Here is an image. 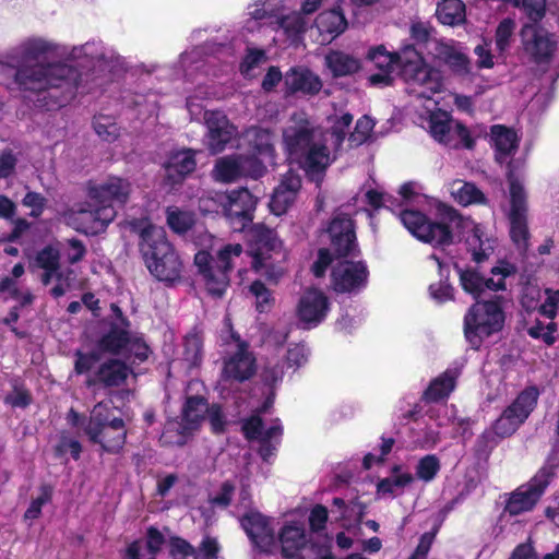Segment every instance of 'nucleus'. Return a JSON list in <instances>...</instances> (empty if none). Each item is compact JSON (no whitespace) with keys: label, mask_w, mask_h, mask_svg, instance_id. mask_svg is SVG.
<instances>
[{"label":"nucleus","mask_w":559,"mask_h":559,"mask_svg":"<svg viewBox=\"0 0 559 559\" xmlns=\"http://www.w3.org/2000/svg\"><path fill=\"white\" fill-rule=\"evenodd\" d=\"M439 222L431 221L418 210H402L399 214L402 225L418 240L433 247H448L454 242L451 224L460 223L461 215L452 206L440 204Z\"/></svg>","instance_id":"5"},{"label":"nucleus","mask_w":559,"mask_h":559,"mask_svg":"<svg viewBox=\"0 0 559 559\" xmlns=\"http://www.w3.org/2000/svg\"><path fill=\"white\" fill-rule=\"evenodd\" d=\"M61 254L58 248L47 245L37 251L35 265L41 270L58 271L61 267Z\"/></svg>","instance_id":"46"},{"label":"nucleus","mask_w":559,"mask_h":559,"mask_svg":"<svg viewBox=\"0 0 559 559\" xmlns=\"http://www.w3.org/2000/svg\"><path fill=\"white\" fill-rule=\"evenodd\" d=\"M278 239L276 231L264 224H255L248 234L247 253L251 257V267L270 276L272 252L276 249Z\"/></svg>","instance_id":"13"},{"label":"nucleus","mask_w":559,"mask_h":559,"mask_svg":"<svg viewBox=\"0 0 559 559\" xmlns=\"http://www.w3.org/2000/svg\"><path fill=\"white\" fill-rule=\"evenodd\" d=\"M206 418L210 423L211 431L214 435H222L226 431L227 419L221 404H210L209 411L206 413Z\"/></svg>","instance_id":"59"},{"label":"nucleus","mask_w":559,"mask_h":559,"mask_svg":"<svg viewBox=\"0 0 559 559\" xmlns=\"http://www.w3.org/2000/svg\"><path fill=\"white\" fill-rule=\"evenodd\" d=\"M329 309L330 301L326 295L318 288H309L298 301L297 316L302 323L311 328L325 319Z\"/></svg>","instance_id":"22"},{"label":"nucleus","mask_w":559,"mask_h":559,"mask_svg":"<svg viewBox=\"0 0 559 559\" xmlns=\"http://www.w3.org/2000/svg\"><path fill=\"white\" fill-rule=\"evenodd\" d=\"M132 369L124 360L108 358L86 377L85 386L92 390H111L126 384Z\"/></svg>","instance_id":"17"},{"label":"nucleus","mask_w":559,"mask_h":559,"mask_svg":"<svg viewBox=\"0 0 559 559\" xmlns=\"http://www.w3.org/2000/svg\"><path fill=\"white\" fill-rule=\"evenodd\" d=\"M453 143L459 145V148L474 150L476 146V140L472 135L469 129L461 121L454 122L452 131Z\"/></svg>","instance_id":"62"},{"label":"nucleus","mask_w":559,"mask_h":559,"mask_svg":"<svg viewBox=\"0 0 559 559\" xmlns=\"http://www.w3.org/2000/svg\"><path fill=\"white\" fill-rule=\"evenodd\" d=\"M229 337L237 343V350L223 360L222 379L226 382L243 383L257 372V359L249 344L233 329L230 319L225 320Z\"/></svg>","instance_id":"9"},{"label":"nucleus","mask_w":559,"mask_h":559,"mask_svg":"<svg viewBox=\"0 0 559 559\" xmlns=\"http://www.w3.org/2000/svg\"><path fill=\"white\" fill-rule=\"evenodd\" d=\"M549 484V473L546 469H538L528 483L521 485L510 493L506 502L504 512H508L510 515H519L532 511Z\"/></svg>","instance_id":"14"},{"label":"nucleus","mask_w":559,"mask_h":559,"mask_svg":"<svg viewBox=\"0 0 559 559\" xmlns=\"http://www.w3.org/2000/svg\"><path fill=\"white\" fill-rule=\"evenodd\" d=\"M258 199L247 189L240 188L228 192L223 203L224 216L235 231H241L253 221Z\"/></svg>","instance_id":"15"},{"label":"nucleus","mask_w":559,"mask_h":559,"mask_svg":"<svg viewBox=\"0 0 559 559\" xmlns=\"http://www.w3.org/2000/svg\"><path fill=\"white\" fill-rule=\"evenodd\" d=\"M52 491L53 489L50 485L43 484L40 486V495L31 501L29 507L25 511L24 518L29 520L37 519L41 513L43 506L51 500Z\"/></svg>","instance_id":"55"},{"label":"nucleus","mask_w":559,"mask_h":559,"mask_svg":"<svg viewBox=\"0 0 559 559\" xmlns=\"http://www.w3.org/2000/svg\"><path fill=\"white\" fill-rule=\"evenodd\" d=\"M503 297L493 296L488 300H476L465 312L463 333L471 348L479 350L484 340L503 330L506 313Z\"/></svg>","instance_id":"6"},{"label":"nucleus","mask_w":559,"mask_h":559,"mask_svg":"<svg viewBox=\"0 0 559 559\" xmlns=\"http://www.w3.org/2000/svg\"><path fill=\"white\" fill-rule=\"evenodd\" d=\"M490 142L495 150L496 160L503 163L508 157L516 153L520 138L516 131L511 127L492 124L490 127Z\"/></svg>","instance_id":"26"},{"label":"nucleus","mask_w":559,"mask_h":559,"mask_svg":"<svg viewBox=\"0 0 559 559\" xmlns=\"http://www.w3.org/2000/svg\"><path fill=\"white\" fill-rule=\"evenodd\" d=\"M277 551L283 559L305 558L302 550L310 543L305 525L297 521L285 522L277 532Z\"/></svg>","instance_id":"19"},{"label":"nucleus","mask_w":559,"mask_h":559,"mask_svg":"<svg viewBox=\"0 0 559 559\" xmlns=\"http://www.w3.org/2000/svg\"><path fill=\"white\" fill-rule=\"evenodd\" d=\"M436 14L440 23L457 25L465 20V4L462 0H442L437 5Z\"/></svg>","instance_id":"39"},{"label":"nucleus","mask_w":559,"mask_h":559,"mask_svg":"<svg viewBox=\"0 0 559 559\" xmlns=\"http://www.w3.org/2000/svg\"><path fill=\"white\" fill-rule=\"evenodd\" d=\"M213 177L216 181L230 183L241 178L239 154L219 157L213 168Z\"/></svg>","instance_id":"37"},{"label":"nucleus","mask_w":559,"mask_h":559,"mask_svg":"<svg viewBox=\"0 0 559 559\" xmlns=\"http://www.w3.org/2000/svg\"><path fill=\"white\" fill-rule=\"evenodd\" d=\"M455 385V374L451 370H445L430 381L428 388L423 393L421 400L426 403H438L443 401L453 392Z\"/></svg>","instance_id":"32"},{"label":"nucleus","mask_w":559,"mask_h":559,"mask_svg":"<svg viewBox=\"0 0 559 559\" xmlns=\"http://www.w3.org/2000/svg\"><path fill=\"white\" fill-rule=\"evenodd\" d=\"M333 251L329 248H320L317 253V259L311 266L312 274L317 278H321L325 275L328 267L335 260Z\"/></svg>","instance_id":"64"},{"label":"nucleus","mask_w":559,"mask_h":559,"mask_svg":"<svg viewBox=\"0 0 559 559\" xmlns=\"http://www.w3.org/2000/svg\"><path fill=\"white\" fill-rule=\"evenodd\" d=\"M454 269L459 274L460 285L462 289L471 295L475 301L481 297V278L483 275L473 267H461L457 263L454 264Z\"/></svg>","instance_id":"40"},{"label":"nucleus","mask_w":559,"mask_h":559,"mask_svg":"<svg viewBox=\"0 0 559 559\" xmlns=\"http://www.w3.org/2000/svg\"><path fill=\"white\" fill-rule=\"evenodd\" d=\"M499 441L500 438L492 430H485L475 442V454L487 459Z\"/></svg>","instance_id":"58"},{"label":"nucleus","mask_w":559,"mask_h":559,"mask_svg":"<svg viewBox=\"0 0 559 559\" xmlns=\"http://www.w3.org/2000/svg\"><path fill=\"white\" fill-rule=\"evenodd\" d=\"M264 421L260 414H252L242 420L241 432L248 441L260 440L263 436Z\"/></svg>","instance_id":"54"},{"label":"nucleus","mask_w":559,"mask_h":559,"mask_svg":"<svg viewBox=\"0 0 559 559\" xmlns=\"http://www.w3.org/2000/svg\"><path fill=\"white\" fill-rule=\"evenodd\" d=\"M131 191L130 181L117 176H110L102 183L88 186L87 195L93 203L80 210V214L86 215L91 222L85 233L96 235L105 231L117 215L116 206L124 207Z\"/></svg>","instance_id":"3"},{"label":"nucleus","mask_w":559,"mask_h":559,"mask_svg":"<svg viewBox=\"0 0 559 559\" xmlns=\"http://www.w3.org/2000/svg\"><path fill=\"white\" fill-rule=\"evenodd\" d=\"M250 293L255 296L257 298V310L259 312H264L270 307L271 302L273 301L272 293L271 290L265 286V284L260 281L255 280L251 283Z\"/></svg>","instance_id":"61"},{"label":"nucleus","mask_w":559,"mask_h":559,"mask_svg":"<svg viewBox=\"0 0 559 559\" xmlns=\"http://www.w3.org/2000/svg\"><path fill=\"white\" fill-rule=\"evenodd\" d=\"M209 406V401L203 395H186L180 412L181 424L178 428L180 438L176 441L178 445H185V436L187 433H191L200 429L202 423L206 419Z\"/></svg>","instance_id":"21"},{"label":"nucleus","mask_w":559,"mask_h":559,"mask_svg":"<svg viewBox=\"0 0 559 559\" xmlns=\"http://www.w3.org/2000/svg\"><path fill=\"white\" fill-rule=\"evenodd\" d=\"M262 158L263 157L250 153L239 154L241 176L253 180L262 178L267 173V168Z\"/></svg>","instance_id":"44"},{"label":"nucleus","mask_w":559,"mask_h":559,"mask_svg":"<svg viewBox=\"0 0 559 559\" xmlns=\"http://www.w3.org/2000/svg\"><path fill=\"white\" fill-rule=\"evenodd\" d=\"M314 24L321 35L326 34L331 39L338 37L348 26L341 5H335L332 9L320 12L316 17Z\"/></svg>","instance_id":"29"},{"label":"nucleus","mask_w":559,"mask_h":559,"mask_svg":"<svg viewBox=\"0 0 559 559\" xmlns=\"http://www.w3.org/2000/svg\"><path fill=\"white\" fill-rule=\"evenodd\" d=\"M396 57L397 55H394V51H388L383 45L371 48L367 55V58L380 70L396 68Z\"/></svg>","instance_id":"51"},{"label":"nucleus","mask_w":559,"mask_h":559,"mask_svg":"<svg viewBox=\"0 0 559 559\" xmlns=\"http://www.w3.org/2000/svg\"><path fill=\"white\" fill-rule=\"evenodd\" d=\"M197 158L194 150L181 148L170 151L163 164L164 186L170 190L178 189L194 173Z\"/></svg>","instance_id":"18"},{"label":"nucleus","mask_w":559,"mask_h":559,"mask_svg":"<svg viewBox=\"0 0 559 559\" xmlns=\"http://www.w3.org/2000/svg\"><path fill=\"white\" fill-rule=\"evenodd\" d=\"M243 252L240 243H227L215 255L207 250H200L194 254L197 274L204 288L213 298H223L230 285V273L234 269V259Z\"/></svg>","instance_id":"4"},{"label":"nucleus","mask_w":559,"mask_h":559,"mask_svg":"<svg viewBox=\"0 0 559 559\" xmlns=\"http://www.w3.org/2000/svg\"><path fill=\"white\" fill-rule=\"evenodd\" d=\"M139 248L147 269L151 262H156V260L176 252L174 246L167 239L165 229L152 224L142 228Z\"/></svg>","instance_id":"20"},{"label":"nucleus","mask_w":559,"mask_h":559,"mask_svg":"<svg viewBox=\"0 0 559 559\" xmlns=\"http://www.w3.org/2000/svg\"><path fill=\"white\" fill-rule=\"evenodd\" d=\"M283 138L289 155L297 158L314 143L313 129L307 126L292 127L284 132Z\"/></svg>","instance_id":"31"},{"label":"nucleus","mask_w":559,"mask_h":559,"mask_svg":"<svg viewBox=\"0 0 559 559\" xmlns=\"http://www.w3.org/2000/svg\"><path fill=\"white\" fill-rule=\"evenodd\" d=\"M454 121L445 117L441 119L438 116H432L430 119V134L439 143L444 144L451 148H459V145L453 143L452 131Z\"/></svg>","instance_id":"41"},{"label":"nucleus","mask_w":559,"mask_h":559,"mask_svg":"<svg viewBox=\"0 0 559 559\" xmlns=\"http://www.w3.org/2000/svg\"><path fill=\"white\" fill-rule=\"evenodd\" d=\"M100 354L102 353L98 350V348L90 352L76 349L74 353V373L76 376H88L92 373L94 371L95 365L102 359Z\"/></svg>","instance_id":"45"},{"label":"nucleus","mask_w":559,"mask_h":559,"mask_svg":"<svg viewBox=\"0 0 559 559\" xmlns=\"http://www.w3.org/2000/svg\"><path fill=\"white\" fill-rule=\"evenodd\" d=\"M510 191V238L521 252L528 249L527 197L523 185L514 177L509 178Z\"/></svg>","instance_id":"11"},{"label":"nucleus","mask_w":559,"mask_h":559,"mask_svg":"<svg viewBox=\"0 0 559 559\" xmlns=\"http://www.w3.org/2000/svg\"><path fill=\"white\" fill-rule=\"evenodd\" d=\"M520 36L524 51L537 63H548L557 48L555 35L537 24H525Z\"/></svg>","instance_id":"16"},{"label":"nucleus","mask_w":559,"mask_h":559,"mask_svg":"<svg viewBox=\"0 0 559 559\" xmlns=\"http://www.w3.org/2000/svg\"><path fill=\"white\" fill-rule=\"evenodd\" d=\"M58 46L40 37H31L15 49L13 81L24 93L36 96L35 108L53 111L67 106L76 95L81 73L57 57Z\"/></svg>","instance_id":"1"},{"label":"nucleus","mask_w":559,"mask_h":559,"mask_svg":"<svg viewBox=\"0 0 559 559\" xmlns=\"http://www.w3.org/2000/svg\"><path fill=\"white\" fill-rule=\"evenodd\" d=\"M539 394V389L536 385L526 386L504 408L499 418L493 423L491 430L500 439L512 436L535 409Z\"/></svg>","instance_id":"8"},{"label":"nucleus","mask_w":559,"mask_h":559,"mask_svg":"<svg viewBox=\"0 0 559 559\" xmlns=\"http://www.w3.org/2000/svg\"><path fill=\"white\" fill-rule=\"evenodd\" d=\"M453 195L456 202L463 206H468L471 204H488V199L474 182H464L455 192H453Z\"/></svg>","instance_id":"43"},{"label":"nucleus","mask_w":559,"mask_h":559,"mask_svg":"<svg viewBox=\"0 0 559 559\" xmlns=\"http://www.w3.org/2000/svg\"><path fill=\"white\" fill-rule=\"evenodd\" d=\"M439 58L447 64L450 70L459 75L469 73V59L468 57L459 51L454 46L441 44L438 48Z\"/></svg>","instance_id":"38"},{"label":"nucleus","mask_w":559,"mask_h":559,"mask_svg":"<svg viewBox=\"0 0 559 559\" xmlns=\"http://www.w3.org/2000/svg\"><path fill=\"white\" fill-rule=\"evenodd\" d=\"M195 554V547L181 536L168 538V555L171 559H188Z\"/></svg>","instance_id":"49"},{"label":"nucleus","mask_w":559,"mask_h":559,"mask_svg":"<svg viewBox=\"0 0 559 559\" xmlns=\"http://www.w3.org/2000/svg\"><path fill=\"white\" fill-rule=\"evenodd\" d=\"M329 249L336 260L355 259L361 255L357 240L356 222L350 214L335 211L324 228Z\"/></svg>","instance_id":"7"},{"label":"nucleus","mask_w":559,"mask_h":559,"mask_svg":"<svg viewBox=\"0 0 559 559\" xmlns=\"http://www.w3.org/2000/svg\"><path fill=\"white\" fill-rule=\"evenodd\" d=\"M221 551V545L216 537L211 535L203 536L199 547L195 548L193 559H217Z\"/></svg>","instance_id":"57"},{"label":"nucleus","mask_w":559,"mask_h":559,"mask_svg":"<svg viewBox=\"0 0 559 559\" xmlns=\"http://www.w3.org/2000/svg\"><path fill=\"white\" fill-rule=\"evenodd\" d=\"M438 263V272L440 281L429 285V295L437 304H445L454 300V287L450 284V267L445 265L439 258L433 255Z\"/></svg>","instance_id":"35"},{"label":"nucleus","mask_w":559,"mask_h":559,"mask_svg":"<svg viewBox=\"0 0 559 559\" xmlns=\"http://www.w3.org/2000/svg\"><path fill=\"white\" fill-rule=\"evenodd\" d=\"M285 93L317 95L322 88L320 78L307 68H290L284 75Z\"/></svg>","instance_id":"24"},{"label":"nucleus","mask_w":559,"mask_h":559,"mask_svg":"<svg viewBox=\"0 0 559 559\" xmlns=\"http://www.w3.org/2000/svg\"><path fill=\"white\" fill-rule=\"evenodd\" d=\"M148 271L158 281L173 283L181 276L182 262L177 252L169 253L156 262H151Z\"/></svg>","instance_id":"33"},{"label":"nucleus","mask_w":559,"mask_h":559,"mask_svg":"<svg viewBox=\"0 0 559 559\" xmlns=\"http://www.w3.org/2000/svg\"><path fill=\"white\" fill-rule=\"evenodd\" d=\"M483 237V227L479 224H475L472 229V236L468 239V245L474 246L472 259L476 263H481L487 260L493 251V247L490 245L489 239L484 240Z\"/></svg>","instance_id":"42"},{"label":"nucleus","mask_w":559,"mask_h":559,"mask_svg":"<svg viewBox=\"0 0 559 559\" xmlns=\"http://www.w3.org/2000/svg\"><path fill=\"white\" fill-rule=\"evenodd\" d=\"M67 421L71 427H81L88 441L98 444L103 452L119 454L127 442L126 423L115 414V407L110 403H96L88 417L71 407Z\"/></svg>","instance_id":"2"},{"label":"nucleus","mask_w":559,"mask_h":559,"mask_svg":"<svg viewBox=\"0 0 559 559\" xmlns=\"http://www.w3.org/2000/svg\"><path fill=\"white\" fill-rule=\"evenodd\" d=\"M248 136L250 154L269 159H273L275 157V148L272 143V133L270 130L263 128H253L248 133Z\"/></svg>","instance_id":"36"},{"label":"nucleus","mask_w":559,"mask_h":559,"mask_svg":"<svg viewBox=\"0 0 559 559\" xmlns=\"http://www.w3.org/2000/svg\"><path fill=\"white\" fill-rule=\"evenodd\" d=\"M70 452L74 461L80 460L82 453V444L79 440L62 435L59 442L55 445L53 452L56 457H62Z\"/></svg>","instance_id":"60"},{"label":"nucleus","mask_w":559,"mask_h":559,"mask_svg":"<svg viewBox=\"0 0 559 559\" xmlns=\"http://www.w3.org/2000/svg\"><path fill=\"white\" fill-rule=\"evenodd\" d=\"M166 543V537L156 526H148L145 532V548L150 555L147 559H156ZM142 539L132 540L124 549V559H141Z\"/></svg>","instance_id":"27"},{"label":"nucleus","mask_w":559,"mask_h":559,"mask_svg":"<svg viewBox=\"0 0 559 559\" xmlns=\"http://www.w3.org/2000/svg\"><path fill=\"white\" fill-rule=\"evenodd\" d=\"M394 55H397L396 68L400 69L401 75L402 70H406L408 67L413 69L418 66L419 62L424 61L420 52H418L412 44L403 46L399 51H394Z\"/></svg>","instance_id":"50"},{"label":"nucleus","mask_w":559,"mask_h":559,"mask_svg":"<svg viewBox=\"0 0 559 559\" xmlns=\"http://www.w3.org/2000/svg\"><path fill=\"white\" fill-rule=\"evenodd\" d=\"M207 148L212 154L223 152L233 138L234 127L225 115L210 112L206 115Z\"/></svg>","instance_id":"23"},{"label":"nucleus","mask_w":559,"mask_h":559,"mask_svg":"<svg viewBox=\"0 0 559 559\" xmlns=\"http://www.w3.org/2000/svg\"><path fill=\"white\" fill-rule=\"evenodd\" d=\"M167 224L177 234H185L192 226L189 216L180 210L167 211Z\"/></svg>","instance_id":"63"},{"label":"nucleus","mask_w":559,"mask_h":559,"mask_svg":"<svg viewBox=\"0 0 559 559\" xmlns=\"http://www.w3.org/2000/svg\"><path fill=\"white\" fill-rule=\"evenodd\" d=\"M515 28V22L512 19H503L496 28L495 41L500 52H503L510 45V39Z\"/></svg>","instance_id":"56"},{"label":"nucleus","mask_w":559,"mask_h":559,"mask_svg":"<svg viewBox=\"0 0 559 559\" xmlns=\"http://www.w3.org/2000/svg\"><path fill=\"white\" fill-rule=\"evenodd\" d=\"M239 522L254 551L265 556H273L277 552V532L271 516L251 510L246 512Z\"/></svg>","instance_id":"10"},{"label":"nucleus","mask_w":559,"mask_h":559,"mask_svg":"<svg viewBox=\"0 0 559 559\" xmlns=\"http://www.w3.org/2000/svg\"><path fill=\"white\" fill-rule=\"evenodd\" d=\"M330 277L336 294H357L367 287L369 270L362 260L341 259L332 267Z\"/></svg>","instance_id":"12"},{"label":"nucleus","mask_w":559,"mask_h":559,"mask_svg":"<svg viewBox=\"0 0 559 559\" xmlns=\"http://www.w3.org/2000/svg\"><path fill=\"white\" fill-rule=\"evenodd\" d=\"M298 159L300 167L311 180L322 179L332 163L329 147L321 142H314Z\"/></svg>","instance_id":"25"},{"label":"nucleus","mask_w":559,"mask_h":559,"mask_svg":"<svg viewBox=\"0 0 559 559\" xmlns=\"http://www.w3.org/2000/svg\"><path fill=\"white\" fill-rule=\"evenodd\" d=\"M203 342L194 334L186 337L183 356L191 366H199L202 361Z\"/></svg>","instance_id":"53"},{"label":"nucleus","mask_w":559,"mask_h":559,"mask_svg":"<svg viewBox=\"0 0 559 559\" xmlns=\"http://www.w3.org/2000/svg\"><path fill=\"white\" fill-rule=\"evenodd\" d=\"M278 24L288 35H300L307 31V21L299 11L283 15L278 20Z\"/></svg>","instance_id":"52"},{"label":"nucleus","mask_w":559,"mask_h":559,"mask_svg":"<svg viewBox=\"0 0 559 559\" xmlns=\"http://www.w3.org/2000/svg\"><path fill=\"white\" fill-rule=\"evenodd\" d=\"M325 64L334 78L352 75L360 69L358 59L341 50H331L326 53Z\"/></svg>","instance_id":"34"},{"label":"nucleus","mask_w":559,"mask_h":559,"mask_svg":"<svg viewBox=\"0 0 559 559\" xmlns=\"http://www.w3.org/2000/svg\"><path fill=\"white\" fill-rule=\"evenodd\" d=\"M295 194L276 187L269 203L270 210L276 216L285 214L296 200Z\"/></svg>","instance_id":"48"},{"label":"nucleus","mask_w":559,"mask_h":559,"mask_svg":"<svg viewBox=\"0 0 559 559\" xmlns=\"http://www.w3.org/2000/svg\"><path fill=\"white\" fill-rule=\"evenodd\" d=\"M401 76L405 82L426 87V90L431 93L440 92L441 82L439 80V73L429 67L425 60L413 69L408 67V69L402 70Z\"/></svg>","instance_id":"30"},{"label":"nucleus","mask_w":559,"mask_h":559,"mask_svg":"<svg viewBox=\"0 0 559 559\" xmlns=\"http://www.w3.org/2000/svg\"><path fill=\"white\" fill-rule=\"evenodd\" d=\"M130 326H119L118 323L111 322L109 329L97 341V348L100 353L110 354L112 356L120 355L127 349L130 343Z\"/></svg>","instance_id":"28"},{"label":"nucleus","mask_w":559,"mask_h":559,"mask_svg":"<svg viewBox=\"0 0 559 559\" xmlns=\"http://www.w3.org/2000/svg\"><path fill=\"white\" fill-rule=\"evenodd\" d=\"M441 468L440 460L435 454L423 456L416 466V476L418 479L429 483L433 480Z\"/></svg>","instance_id":"47"}]
</instances>
